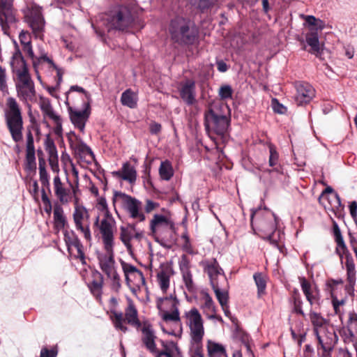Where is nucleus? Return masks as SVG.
I'll use <instances>...</instances> for the list:
<instances>
[{"mask_svg":"<svg viewBox=\"0 0 357 357\" xmlns=\"http://www.w3.org/2000/svg\"><path fill=\"white\" fill-rule=\"evenodd\" d=\"M110 319L114 328L122 333L127 331V324L135 328L137 332L142 335H153L151 325L148 320H141L138 318L137 310L131 299H128V306L125 309V314L117 312L116 308L118 305V300L115 297L109 299Z\"/></svg>","mask_w":357,"mask_h":357,"instance_id":"nucleus-1","label":"nucleus"},{"mask_svg":"<svg viewBox=\"0 0 357 357\" xmlns=\"http://www.w3.org/2000/svg\"><path fill=\"white\" fill-rule=\"evenodd\" d=\"M250 222L251 227L255 233L260 232L261 237L272 245H278L280 231H276V218L273 212L265 208L252 211Z\"/></svg>","mask_w":357,"mask_h":357,"instance_id":"nucleus-2","label":"nucleus"},{"mask_svg":"<svg viewBox=\"0 0 357 357\" xmlns=\"http://www.w3.org/2000/svg\"><path fill=\"white\" fill-rule=\"evenodd\" d=\"M168 31L172 40L179 45H193L199 35L195 22L182 16H176L171 20Z\"/></svg>","mask_w":357,"mask_h":357,"instance_id":"nucleus-3","label":"nucleus"},{"mask_svg":"<svg viewBox=\"0 0 357 357\" xmlns=\"http://www.w3.org/2000/svg\"><path fill=\"white\" fill-rule=\"evenodd\" d=\"M150 231L155 241L164 248H171L177 240L174 222L163 215H153L150 222Z\"/></svg>","mask_w":357,"mask_h":357,"instance_id":"nucleus-4","label":"nucleus"},{"mask_svg":"<svg viewBox=\"0 0 357 357\" xmlns=\"http://www.w3.org/2000/svg\"><path fill=\"white\" fill-rule=\"evenodd\" d=\"M333 234L337 243L335 253L340 257V264H344L347 272V280L351 287L356 283V264L354 259L347 245L344 243L340 229L335 221L333 222Z\"/></svg>","mask_w":357,"mask_h":357,"instance_id":"nucleus-5","label":"nucleus"},{"mask_svg":"<svg viewBox=\"0 0 357 357\" xmlns=\"http://www.w3.org/2000/svg\"><path fill=\"white\" fill-rule=\"evenodd\" d=\"M5 120L13 140L15 142H20L23 137L24 128L22 109L17 100L13 97H9L6 100Z\"/></svg>","mask_w":357,"mask_h":357,"instance_id":"nucleus-6","label":"nucleus"},{"mask_svg":"<svg viewBox=\"0 0 357 357\" xmlns=\"http://www.w3.org/2000/svg\"><path fill=\"white\" fill-rule=\"evenodd\" d=\"M135 17L128 6H120L105 15L102 20L107 31L112 29L125 31L135 23Z\"/></svg>","mask_w":357,"mask_h":357,"instance_id":"nucleus-7","label":"nucleus"},{"mask_svg":"<svg viewBox=\"0 0 357 357\" xmlns=\"http://www.w3.org/2000/svg\"><path fill=\"white\" fill-rule=\"evenodd\" d=\"M221 106L210 105L204 112V126L208 132L218 135H224L229 127V120L226 115L221 113Z\"/></svg>","mask_w":357,"mask_h":357,"instance_id":"nucleus-8","label":"nucleus"},{"mask_svg":"<svg viewBox=\"0 0 357 357\" xmlns=\"http://www.w3.org/2000/svg\"><path fill=\"white\" fill-rule=\"evenodd\" d=\"M120 201L129 216L138 222H143L146 216L142 211V202L135 197L120 191H114L112 204L115 207L116 203Z\"/></svg>","mask_w":357,"mask_h":357,"instance_id":"nucleus-9","label":"nucleus"},{"mask_svg":"<svg viewBox=\"0 0 357 357\" xmlns=\"http://www.w3.org/2000/svg\"><path fill=\"white\" fill-rule=\"evenodd\" d=\"M121 265L125 275L126 282L133 293L139 291L146 285V280L142 272L135 266L121 260Z\"/></svg>","mask_w":357,"mask_h":357,"instance_id":"nucleus-10","label":"nucleus"},{"mask_svg":"<svg viewBox=\"0 0 357 357\" xmlns=\"http://www.w3.org/2000/svg\"><path fill=\"white\" fill-rule=\"evenodd\" d=\"M24 18L31 28L36 38L41 37L44 29L45 20L40 8L35 4L28 7L24 12Z\"/></svg>","mask_w":357,"mask_h":357,"instance_id":"nucleus-11","label":"nucleus"},{"mask_svg":"<svg viewBox=\"0 0 357 357\" xmlns=\"http://www.w3.org/2000/svg\"><path fill=\"white\" fill-rule=\"evenodd\" d=\"M13 1L0 0V26L5 33L17 22V10L13 6Z\"/></svg>","mask_w":357,"mask_h":357,"instance_id":"nucleus-12","label":"nucleus"},{"mask_svg":"<svg viewBox=\"0 0 357 357\" xmlns=\"http://www.w3.org/2000/svg\"><path fill=\"white\" fill-rule=\"evenodd\" d=\"M200 266L208 276L212 287L220 284L218 281L220 277H222L224 281L226 280L224 271L215 258L202 260L200 262Z\"/></svg>","mask_w":357,"mask_h":357,"instance_id":"nucleus-13","label":"nucleus"},{"mask_svg":"<svg viewBox=\"0 0 357 357\" xmlns=\"http://www.w3.org/2000/svg\"><path fill=\"white\" fill-rule=\"evenodd\" d=\"M73 217L76 229L83 233L87 241H91V235L89 222L90 215L87 209L82 206H76Z\"/></svg>","mask_w":357,"mask_h":357,"instance_id":"nucleus-14","label":"nucleus"},{"mask_svg":"<svg viewBox=\"0 0 357 357\" xmlns=\"http://www.w3.org/2000/svg\"><path fill=\"white\" fill-rule=\"evenodd\" d=\"M169 305V310L165 311L162 314V319L165 321H174L176 322L180 321L179 311L178 305L179 304L178 300L172 295L169 296H165L164 298H160L157 300V307L159 310H162V306L164 304Z\"/></svg>","mask_w":357,"mask_h":357,"instance_id":"nucleus-15","label":"nucleus"},{"mask_svg":"<svg viewBox=\"0 0 357 357\" xmlns=\"http://www.w3.org/2000/svg\"><path fill=\"white\" fill-rule=\"evenodd\" d=\"M69 185L72 188V192L70 188L65 187L59 175L54 176L53 179V188L54 195L59 201L60 204H68L71 201L72 193L74 196L76 195L77 187H74L70 182H69Z\"/></svg>","mask_w":357,"mask_h":357,"instance_id":"nucleus-16","label":"nucleus"},{"mask_svg":"<svg viewBox=\"0 0 357 357\" xmlns=\"http://www.w3.org/2000/svg\"><path fill=\"white\" fill-rule=\"evenodd\" d=\"M17 96L22 101H33L36 99V92L35 86L31 76L18 79L16 84Z\"/></svg>","mask_w":357,"mask_h":357,"instance_id":"nucleus-17","label":"nucleus"},{"mask_svg":"<svg viewBox=\"0 0 357 357\" xmlns=\"http://www.w3.org/2000/svg\"><path fill=\"white\" fill-rule=\"evenodd\" d=\"M296 89L295 101L298 105L310 103L315 96V90L308 82H298L296 83Z\"/></svg>","mask_w":357,"mask_h":357,"instance_id":"nucleus-18","label":"nucleus"},{"mask_svg":"<svg viewBox=\"0 0 357 357\" xmlns=\"http://www.w3.org/2000/svg\"><path fill=\"white\" fill-rule=\"evenodd\" d=\"M63 238L69 253H71V248L74 247L77 249V255L75 257L79 259L82 264H86L85 255L83 250V245L80 242L77 235L73 230H64Z\"/></svg>","mask_w":357,"mask_h":357,"instance_id":"nucleus-19","label":"nucleus"},{"mask_svg":"<svg viewBox=\"0 0 357 357\" xmlns=\"http://www.w3.org/2000/svg\"><path fill=\"white\" fill-rule=\"evenodd\" d=\"M302 291L311 305H319L320 291L316 284H311L305 278H299Z\"/></svg>","mask_w":357,"mask_h":357,"instance_id":"nucleus-20","label":"nucleus"},{"mask_svg":"<svg viewBox=\"0 0 357 357\" xmlns=\"http://www.w3.org/2000/svg\"><path fill=\"white\" fill-rule=\"evenodd\" d=\"M10 66L13 73L17 75V79L30 76L26 63L19 49L13 54Z\"/></svg>","mask_w":357,"mask_h":357,"instance_id":"nucleus-21","label":"nucleus"},{"mask_svg":"<svg viewBox=\"0 0 357 357\" xmlns=\"http://www.w3.org/2000/svg\"><path fill=\"white\" fill-rule=\"evenodd\" d=\"M186 324L190 326L191 335H203V320L198 310L192 308L185 312Z\"/></svg>","mask_w":357,"mask_h":357,"instance_id":"nucleus-22","label":"nucleus"},{"mask_svg":"<svg viewBox=\"0 0 357 357\" xmlns=\"http://www.w3.org/2000/svg\"><path fill=\"white\" fill-rule=\"evenodd\" d=\"M90 105L89 103L86 105V107L82 111L73 110L69 109V114L71 122L81 132H83L85 124L90 115Z\"/></svg>","mask_w":357,"mask_h":357,"instance_id":"nucleus-23","label":"nucleus"},{"mask_svg":"<svg viewBox=\"0 0 357 357\" xmlns=\"http://www.w3.org/2000/svg\"><path fill=\"white\" fill-rule=\"evenodd\" d=\"M112 223L113 222H110L108 219H102L99 226L105 250H111V247H114Z\"/></svg>","mask_w":357,"mask_h":357,"instance_id":"nucleus-24","label":"nucleus"},{"mask_svg":"<svg viewBox=\"0 0 357 357\" xmlns=\"http://www.w3.org/2000/svg\"><path fill=\"white\" fill-rule=\"evenodd\" d=\"M179 93L181 98L188 105H193L197 102L196 85L193 80H187L182 84Z\"/></svg>","mask_w":357,"mask_h":357,"instance_id":"nucleus-25","label":"nucleus"},{"mask_svg":"<svg viewBox=\"0 0 357 357\" xmlns=\"http://www.w3.org/2000/svg\"><path fill=\"white\" fill-rule=\"evenodd\" d=\"M113 248L111 247V250H105V254H100L98 257L100 267L106 275L116 271Z\"/></svg>","mask_w":357,"mask_h":357,"instance_id":"nucleus-26","label":"nucleus"},{"mask_svg":"<svg viewBox=\"0 0 357 357\" xmlns=\"http://www.w3.org/2000/svg\"><path fill=\"white\" fill-rule=\"evenodd\" d=\"M92 280L89 283L88 287L97 301H100L102 294L103 276L98 271L94 270L91 273Z\"/></svg>","mask_w":357,"mask_h":357,"instance_id":"nucleus-27","label":"nucleus"},{"mask_svg":"<svg viewBox=\"0 0 357 357\" xmlns=\"http://www.w3.org/2000/svg\"><path fill=\"white\" fill-rule=\"evenodd\" d=\"M112 174L117 178L132 184L137 179V172L135 168L128 162H124L121 169L112 172Z\"/></svg>","mask_w":357,"mask_h":357,"instance_id":"nucleus-28","label":"nucleus"},{"mask_svg":"<svg viewBox=\"0 0 357 357\" xmlns=\"http://www.w3.org/2000/svg\"><path fill=\"white\" fill-rule=\"evenodd\" d=\"M201 305L200 307L202 310L204 314H206L209 319H213L215 317L216 307L212 297L206 291H202L200 292Z\"/></svg>","mask_w":357,"mask_h":357,"instance_id":"nucleus-29","label":"nucleus"},{"mask_svg":"<svg viewBox=\"0 0 357 357\" xmlns=\"http://www.w3.org/2000/svg\"><path fill=\"white\" fill-rule=\"evenodd\" d=\"M310 319L314 326V332L315 335H319L320 333H325L327 331L328 333H332L328 331L329 326L328 321L325 319L320 313L310 311Z\"/></svg>","mask_w":357,"mask_h":357,"instance_id":"nucleus-30","label":"nucleus"},{"mask_svg":"<svg viewBox=\"0 0 357 357\" xmlns=\"http://www.w3.org/2000/svg\"><path fill=\"white\" fill-rule=\"evenodd\" d=\"M268 148L269 150L268 165L272 169H266L264 172L269 174L271 172L282 174V167L279 162V153L277 151L276 146L272 143H268Z\"/></svg>","mask_w":357,"mask_h":357,"instance_id":"nucleus-31","label":"nucleus"},{"mask_svg":"<svg viewBox=\"0 0 357 357\" xmlns=\"http://www.w3.org/2000/svg\"><path fill=\"white\" fill-rule=\"evenodd\" d=\"M317 338L325 353L324 357H331V352L338 341L337 336H317Z\"/></svg>","mask_w":357,"mask_h":357,"instance_id":"nucleus-32","label":"nucleus"},{"mask_svg":"<svg viewBox=\"0 0 357 357\" xmlns=\"http://www.w3.org/2000/svg\"><path fill=\"white\" fill-rule=\"evenodd\" d=\"M54 229L57 231L64 229L68 225L66 218L63 214V209L58 202L54 205Z\"/></svg>","mask_w":357,"mask_h":357,"instance_id":"nucleus-33","label":"nucleus"},{"mask_svg":"<svg viewBox=\"0 0 357 357\" xmlns=\"http://www.w3.org/2000/svg\"><path fill=\"white\" fill-rule=\"evenodd\" d=\"M253 279L257 288V297L261 298L266 294L268 277L263 273L257 272L253 275Z\"/></svg>","mask_w":357,"mask_h":357,"instance_id":"nucleus-34","label":"nucleus"},{"mask_svg":"<svg viewBox=\"0 0 357 357\" xmlns=\"http://www.w3.org/2000/svg\"><path fill=\"white\" fill-rule=\"evenodd\" d=\"M75 154L79 155L80 158L88 155L89 160H87L89 163L95 160V155L91 151V148L88 146L82 139L78 141V144L73 149Z\"/></svg>","mask_w":357,"mask_h":357,"instance_id":"nucleus-35","label":"nucleus"},{"mask_svg":"<svg viewBox=\"0 0 357 357\" xmlns=\"http://www.w3.org/2000/svg\"><path fill=\"white\" fill-rule=\"evenodd\" d=\"M306 43L311 49L309 52L315 55L321 53V48L319 41V37L317 32H310L306 35Z\"/></svg>","mask_w":357,"mask_h":357,"instance_id":"nucleus-36","label":"nucleus"},{"mask_svg":"<svg viewBox=\"0 0 357 357\" xmlns=\"http://www.w3.org/2000/svg\"><path fill=\"white\" fill-rule=\"evenodd\" d=\"M170 269L168 267L162 268L157 274L160 287L163 293H166L169 287Z\"/></svg>","mask_w":357,"mask_h":357,"instance_id":"nucleus-37","label":"nucleus"},{"mask_svg":"<svg viewBox=\"0 0 357 357\" xmlns=\"http://www.w3.org/2000/svg\"><path fill=\"white\" fill-rule=\"evenodd\" d=\"M290 302L293 305V312L302 317H305V313L302 309L303 301L298 289H294L292 291Z\"/></svg>","mask_w":357,"mask_h":357,"instance_id":"nucleus-38","label":"nucleus"},{"mask_svg":"<svg viewBox=\"0 0 357 357\" xmlns=\"http://www.w3.org/2000/svg\"><path fill=\"white\" fill-rule=\"evenodd\" d=\"M40 108L44 116L49 117L52 120H59L60 116L54 113L48 99L40 98Z\"/></svg>","mask_w":357,"mask_h":357,"instance_id":"nucleus-39","label":"nucleus"},{"mask_svg":"<svg viewBox=\"0 0 357 357\" xmlns=\"http://www.w3.org/2000/svg\"><path fill=\"white\" fill-rule=\"evenodd\" d=\"M208 351L209 357H227L225 347L211 341L208 342Z\"/></svg>","mask_w":357,"mask_h":357,"instance_id":"nucleus-40","label":"nucleus"},{"mask_svg":"<svg viewBox=\"0 0 357 357\" xmlns=\"http://www.w3.org/2000/svg\"><path fill=\"white\" fill-rule=\"evenodd\" d=\"M121 102L123 105L129 108H135L137 105L135 93L130 89L126 90L121 96Z\"/></svg>","mask_w":357,"mask_h":357,"instance_id":"nucleus-41","label":"nucleus"},{"mask_svg":"<svg viewBox=\"0 0 357 357\" xmlns=\"http://www.w3.org/2000/svg\"><path fill=\"white\" fill-rule=\"evenodd\" d=\"M159 174L160 178L165 181H169L174 176V169L169 160L161 162L159 167Z\"/></svg>","mask_w":357,"mask_h":357,"instance_id":"nucleus-42","label":"nucleus"},{"mask_svg":"<svg viewBox=\"0 0 357 357\" xmlns=\"http://www.w3.org/2000/svg\"><path fill=\"white\" fill-rule=\"evenodd\" d=\"M163 350L157 353V357H162L164 355L169 354V356H174L178 354L179 349L176 343L174 342H165L162 341Z\"/></svg>","mask_w":357,"mask_h":357,"instance_id":"nucleus-43","label":"nucleus"},{"mask_svg":"<svg viewBox=\"0 0 357 357\" xmlns=\"http://www.w3.org/2000/svg\"><path fill=\"white\" fill-rule=\"evenodd\" d=\"M217 300L218 301L222 308H227V305L229 303V293L227 291H222L220 286L217 285L212 287Z\"/></svg>","mask_w":357,"mask_h":357,"instance_id":"nucleus-44","label":"nucleus"},{"mask_svg":"<svg viewBox=\"0 0 357 357\" xmlns=\"http://www.w3.org/2000/svg\"><path fill=\"white\" fill-rule=\"evenodd\" d=\"M45 149L48 153L49 158L58 157L57 149L50 135H47L45 139Z\"/></svg>","mask_w":357,"mask_h":357,"instance_id":"nucleus-45","label":"nucleus"},{"mask_svg":"<svg viewBox=\"0 0 357 357\" xmlns=\"http://www.w3.org/2000/svg\"><path fill=\"white\" fill-rule=\"evenodd\" d=\"M157 336H143L142 342L143 345L149 350L151 353L155 355L157 357V353L159 352L156 347L155 338Z\"/></svg>","mask_w":357,"mask_h":357,"instance_id":"nucleus-46","label":"nucleus"},{"mask_svg":"<svg viewBox=\"0 0 357 357\" xmlns=\"http://www.w3.org/2000/svg\"><path fill=\"white\" fill-rule=\"evenodd\" d=\"M133 238V234L131 231L125 227L121 228L120 239L126 247L128 252H132V245L130 241Z\"/></svg>","mask_w":357,"mask_h":357,"instance_id":"nucleus-47","label":"nucleus"},{"mask_svg":"<svg viewBox=\"0 0 357 357\" xmlns=\"http://www.w3.org/2000/svg\"><path fill=\"white\" fill-rule=\"evenodd\" d=\"M181 238L183 240V243L182 245L183 250L190 255H195L196 252L190 243V237L187 231L182 234Z\"/></svg>","mask_w":357,"mask_h":357,"instance_id":"nucleus-48","label":"nucleus"},{"mask_svg":"<svg viewBox=\"0 0 357 357\" xmlns=\"http://www.w3.org/2000/svg\"><path fill=\"white\" fill-rule=\"evenodd\" d=\"M348 331L349 335H357V314L354 312L349 313Z\"/></svg>","mask_w":357,"mask_h":357,"instance_id":"nucleus-49","label":"nucleus"},{"mask_svg":"<svg viewBox=\"0 0 357 357\" xmlns=\"http://www.w3.org/2000/svg\"><path fill=\"white\" fill-rule=\"evenodd\" d=\"M183 282L189 291L195 289V284L192 280V274L190 271L181 272Z\"/></svg>","mask_w":357,"mask_h":357,"instance_id":"nucleus-50","label":"nucleus"},{"mask_svg":"<svg viewBox=\"0 0 357 357\" xmlns=\"http://www.w3.org/2000/svg\"><path fill=\"white\" fill-rule=\"evenodd\" d=\"M43 61L47 62L51 68H57V66L54 63L53 60L45 54L40 55L38 58L36 57V59H33V66L34 68L36 69L38 66Z\"/></svg>","mask_w":357,"mask_h":357,"instance_id":"nucleus-51","label":"nucleus"},{"mask_svg":"<svg viewBox=\"0 0 357 357\" xmlns=\"http://www.w3.org/2000/svg\"><path fill=\"white\" fill-rule=\"evenodd\" d=\"M36 153H26V169L29 171H35L36 169Z\"/></svg>","mask_w":357,"mask_h":357,"instance_id":"nucleus-52","label":"nucleus"},{"mask_svg":"<svg viewBox=\"0 0 357 357\" xmlns=\"http://www.w3.org/2000/svg\"><path fill=\"white\" fill-rule=\"evenodd\" d=\"M107 277L112 281V289L116 291H118L121 287V278L116 271L112 272L111 275H107Z\"/></svg>","mask_w":357,"mask_h":357,"instance_id":"nucleus-53","label":"nucleus"},{"mask_svg":"<svg viewBox=\"0 0 357 357\" xmlns=\"http://www.w3.org/2000/svg\"><path fill=\"white\" fill-rule=\"evenodd\" d=\"M41 199L44 204V210L45 213L50 215L52 211V205L46 191L44 189L41 190Z\"/></svg>","mask_w":357,"mask_h":357,"instance_id":"nucleus-54","label":"nucleus"},{"mask_svg":"<svg viewBox=\"0 0 357 357\" xmlns=\"http://www.w3.org/2000/svg\"><path fill=\"white\" fill-rule=\"evenodd\" d=\"M271 106L275 113L279 114H284L287 112V108L281 104L276 98H273L271 100Z\"/></svg>","mask_w":357,"mask_h":357,"instance_id":"nucleus-55","label":"nucleus"},{"mask_svg":"<svg viewBox=\"0 0 357 357\" xmlns=\"http://www.w3.org/2000/svg\"><path fill=\"white\" fill-rule=\"evenodd\" d=\"M58 354V349L54 346L50 349L47 347H43L40 351V357H56Z\"/></svg>","mask_w":357,"mask_h":357,"instance_id":"nucleus-56","label":"nucleus"},{"mask_svg":"<svg viewBox=\"0 0 357 357\" xmlns=\"http://www.w3.org/2000/svg\"><path fill=\"white\" fill-rule=\"evenodd\" d=\"M26 153H36L33 136L30 130L26 132Z\"/></svg>","mask_w":357,"mask_h":357,"instance_id":"nucleus-57","label":"nucleus"},{"mask_svg":"<svg viewBox=\"0 0 357 357\" xmlns=\"http://www.w3.org/2000/svg\"><path fill=\"white\" fill-rule=\"evenodd\" d=\"M178 265L181 273L190 271V261L186 255H181Z\"/></svg>","mask_w":357,"mask_h":357,"instance_id":"nucleus-58","label":"nucleus"},{"mask_svg":"<svg viewBox=\"0 0 357 357\" xmlns=\"http://www.w3.org/2000/svg\"><path fill=\"white\" fill-rule=\"evenodd\" d=\"M232 93V89L229 85L222 86L219 90V96L221 99H227L231 98Z\"/></svg>","mask_w":357,"mask_h":357,"instance_id":"nucleus-59","label":"nucleus"},{"mask_svg":"<svg viewBox=\"0 0 357 357\" xmlns=\"http://www.w3.org/2000/svg\"><path fill=\"white\" fill-rule=\"evenodd\" d=\"M217 1L218 0H199L198 7L202 11H204L213 7Z\"/></svg>","mask_w":357,"mask_h":357,"instance_id":"nucleus-60","label":"nucleus"},{"mask_svg":"<svg viewBox=\"0 0 357 357\" xmlns=\"http://www.w3.org/2000/svg\"><path fill=\"white\" fill-rule=\"evenodd\" d=\"M67 139L70 145V149H73L78 144V141H81V138L79 137L74 132H70L67 134Z\"/></svg>","mask_w":357,"mask_h":357,"instance_id":"nucleus-61","label":"nucleus"},{"mask_svg":"<svg viewBox=\"0 0 357 357\" xmlns=\"http://www.w3.org/2000/svg\"><path fill=\"white\" fill-rule=\"evenodd\" d=\"M7 89L6 69L0 66V90L4 91Z\"/></svg>","mask_w":357,"mask_h":357,"instance_id":"nucleus-62","label":"nucleus"},{"mask_svg":"<svg viewBox=\"0 0 357 357\" xmlns=\"http://www.w3.org/2000/svg\"><path fill=\"white\" fill-rule=\"evenodd\" d=\"M344 303V300L340 301L336 296L332 295V303L336 314H340V306L343 305Z\"/></svg>","mask_w":357,"mask_h":357,"instance_id":"nucleus-63","label":"nucleus"},{"mask_svg":"<svg viewBox=\"0 0 357 357\" xmlns=\"http://www.w3.org/2000/svg\"><path fill=\"white\" fill-rule=\"evenodd\" d=\"M20 41L22 45L31 44V36L27 31H22L19 36Z\"/></svg>","mask_w":357,"mask_h":357,"instance_id":"nucleus-64","label":"nucleus"}]
</instances>
